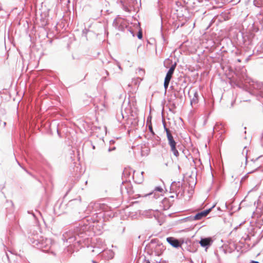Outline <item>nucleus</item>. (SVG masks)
<instances>
[{"label":"nucleus","mask_w":263,"mask_h":263,"mask_svg":"<svg viewBox=\"0 0 263 263\" xmlns=\"http://www.w3.org/2000/svg\"><path fill=\"white\" fill-rule=\"evenodd\" d=\"M250 263H259L258 261H254V260H252Z\"/></svg>","instance_id":"nucleus-33"},{"label":"nucleus","mask_w":263,"mask_h":263,"mask_svg":"<svg viewBox=\"0 0 263 263\" xmlns=\"http://www.w3.org/2000/svg\"><path fill=\"white\" fill-rule=\"evenodd\" d=\"M247 152H248V151H247L246 152V164H247V162H248V161H247Z\"/></svg>","instance_id":"nucleus-29"},{"label":"nucleus","mask_w":263,"mask_h":263,"mask_svg":"<svg viewBox=\"0 0 263 263\" xmlns=\"http://www.w3.org/2000/svg\"><path fill=\"white\" fill-rule=\"evenodd\" d=\"M57 133H58V135H59V136L60 137H61V134H60V132H59L58 129H57Z\"/></svg>","instance_id":"nucleus-32"},{"label":"nucleus","mask_w":263,"mask_h":263,"mask_svg":"<svg viewBox=\"0 0 263 263\" xmlns=\"http://www.w3.org/2000/svg\"><path fill=\"white\" fill-rule=\"evenodd\" d=\"M6 123L4 122V126H5V125H6Z\"/></svg>","instance_id":"nucleus-47"},{"label":"nucleus","mask_w":263,"mask_h":263,"mask_svg":"<svg viewBox=\"0 0 263 263\" xmlns=\"http://www.w3.org/2000/svg\"><path fill=\"white\" fill-rule=\"evenodd\" d=\"M88 31V30H87V29H86V28H85V29L83 30V31H82V34H83V35H85V36H86V34H87V33Z\"/></svg>","instance_id":"nucleus-24"},{"label":"nucleus","mask_w":263,"mask_h":263,"mask_svg":"<svg viewBox=\"0 0 263 263\" xmlns=\"http://www.w3.org/2000/svg\"><path fill=\"white\" fill-rule=\"evenodd\" d=\"M115 149H116V147H112V148L109 147V148H108V152H111V151H113V150H115Z\"/></svg>","instance_id":"nucleus-28"},{"label":"nucleus","mask_w":263,"mask_h":263,"mask_svg":"<svg viewBox=\"0 0 263 263\" xmlns=\"http://www.w3.org/2000/svg\"><path fill=\"white\" fill-rule=\"evenodd\" d=\"M166 137H167V140H168V142L170 141V140H172L174 139V137L172 134V133H168V134L166 135Z\"/></svg>","instance_id":"nucleus-20"},{"label":"nucleus","mask_w":263,"mask_h":263,"mask_svg":"<svg viewBox=\"0 0 263 263\" xmlns=\"http://www.w3.org/2000/svg\"><path fill=\"white\" fill-rule=\"evenodd\" d=\"M171 192L175 193L178 197L179 195L182 196L184 194V189L182 187V183L180 181H174L172 183L170 187Z\"/></svg>","instance_id":"nucleus-4"},{"label":"nucleus","mask_w":263,"mask_h":263,"mask_svg":"<svg viewBox=\"0 0 263 263\" xmlns=\"http://www.w3.org/2000/svg\"><path fill=\"white\" fill-rule=\"evenodd\" d=\"M249 59V57L247 59V61H248Z\"/></svg>","instance_id":"nucleus-50"},{"label":"nucleus","mask_w":263,"mask_h":263,"mask_svg":"<svg viewBox=\"0 0 263 263\" xmlns=\"http://www.w3.org/2000/svg\"><path fill=\"white\" fill-rule=\"evenodd\" d=\"M258 168H259V167H258L257 168H256V169H255L254 170H253V171H251V172H248V173L247 174L246 176H247V175H248V174H251V173H253V172H255V171H256V170H257Z\"/></svg>","instance_id":"nucleus-25"},{"label":"nucleus","mask_w":263,"mask_h":263,"mask_svg":"<svg viewBox=\"0 0 263 263\" xmlns=\"http://www.w3.org/2000/svg\"><path fill=\"white\" fill-rule=\"evenodd\" d=\"M170 197H171V198H173V197H174V196H171Z\"/></svg>","instance_id":"nucleus-57"},{"label":"nucleus","mask_w":263,"mask_h":263,"mask_svg":"<svg viewBox=\"0 0 263 263\" xmlns=\"http://www.w3.org/2000/svg\"><path fill=\"white\" fill-rule=\"evenodd\" d=\"M102 79L105 81L108 80V79H106V77H103Z\"/></svg>","instance_id":"nucleus-36"},{"label":"nucleus","mask_w":263,"mask_h":263,"mask_svg":"<svg viewBox=\"0 0 263 263\" xmlns=\"http://www.w3.org/2000/svg\"><path fill=\"white\" fill-rule=\"evenodd\" d=\"M198 103V93L197 91H195L194 92V96L193 98L191 99L190 103L191 105L193 106L194 105H196Z\"/></svg>","instance_id":"nucleus-11"},{"label":"nucleus","mask_w":263,"mask_h":263,"mask_svg":"<svg viewBox=\"0 0 263 263\" xmlns=\"http://www.w3.org/2000/svg\"><path fill=\"white\" fill-rule=\"evenodd\" d=\"M166 241L170 245L175 248L180 247L183 243L181 242L178 239L173 237H167L166 238Z\"/></svg>","instance_id":"nucleus-8"},{"label":"nucleus","mask_w":263,"mask_h":263,"mask_svg":"<svg viewBox=\"0 0 263 263\" xmlns=\"http://www.w3.org/2000/svg\"><path fill=\"white\" fill-rule=\"evenodd\" d=\"M17 162L18 164L21 167H22L21 164H20V163L18 161H17Z\"/></svg>","instance_id":"nucleus-40"},{"label":"nucleus","mask_w":263,"mask_h":263,"mask_svg":"<svg viewBox=\"0 0 263 263\" xmlns=\"http://www.w3.org/2000/svg\"><path fill=\"white\" fill-rule=\"evenodd\" d=\"M105 73L106 76H109V72H108V71L107 70H105Z\"/></svg>","instance_id":"nucleus-31"},{"label":"nucleus","mask_w":263,"mask_h":263,"mask_svg":"<svg viewBox=\"0 0 263 263\" xmlns=\"http://www.w3.org/2000/svg\"><path fill=\"white\" fill-rule=\"evenodd\" d=\"M251 86L252 88L256 90L258 95L263 98V82L252 81Z\"/></svg>","instance_id":"nucleus-6"},{"label":"nucleus","mask_w":263,"mask_h":263,"mask_svg":"<svg viewBox=\"0 0 263 263\" xmlns=\"http://www.w3.org/2000/svg\"><path fill=\"white\" fill-rule=\"evenodd\" d=\"M225 205H226V207L227 208H228V206H227V203H226Z\"/></svg>","instance_id":"nucleus-45"},{"label":"nucleus","mask_w":263,"mask_h":263,"mask_svg":"<svg viewBox=\"0 0 263 263\" xmlns=\"http://www.w3.org/2000/svg\"><path fill=\"white\" fill-rule=\"evenodd\" d=\"M137 37L140 40L142 39L143 37L142 32L141 29H140L138 32Z\"/></svg>","instance_id":"nucleus-22"},{"label":"nucleus","mask_w":263,"mask_h":263,"mask_svg":"<svg viewBox=\"0 0 263 263\" xmlns=\"http://www.w3.org/2000/svg\"><path fill=\"white\" fill-rule=\"evenodd\" d=\"M240 0H232L234 3H239Z\"/></svg>","instance_id":"nucleus-34"},{"label":"nucleus","mask_w":263,"mask_h":263,"mask_svg":"<svg viewBox=\"0 0 263 263\" xmlns=\"http://www.w3.org/2000/svg\"><path fill=\"white\" fill-rule=\"evenodd\" d=\"M124 189L126 190V186L123 184V182H122V185L121 186V192L123 191Z\"/></svg>","instance_id":"nucleus-23"},{"label":"nucleus","mask_w":263,"mask_h":263,"mask_svg":"<svg viewBox=\"0 0 263 263\" xmlns=\"http://www.w3.org/2000/svg\"><path fill=\"white\" fill-rule=\"evenodd\" d=\"M181 220L184 222L194 221V220L193 219V216H190L185 217V218L182 219Z\"/></svg>","instance_id":"nucleus-17"},{"label":"nucleus","mask_w":263,"mask_h":263,"mask_svg":"<svg viewBox=\"0 0 263 263\" xmlns=\"http://www.w3.org/2000/svg\"><path fill=\"white\" fill-rule=\"evenodd\" d=\"M92 263H97V262H96V261L95 260H92Z\"/></svg>","instance_id":"nucleus-41"},{"label":"nucleus","mask_w":263,"mask_h":263,"mask_svg":"<svg viewBox=\"0 0 263 263\" xmlns=\"http://www.w3.org/2000/svg\"><path fill=\"white\" fill-rule=\"evenodd\" d=\"M213 242V240H212V238L210 237H209L201 238V239L199 241V243H200V246L202 247L207 249L210 246H211Z\"/></svg>","instance_id":"nucleus-7"},{"label":"nucleus","mask_w":263,"mask_h":263,"mask_svg":"<svg viewBox=\"0 0 263 263\" xmlns=\"http://www.w3.org/2000/svg\"><path fill=\"white\" fill-rule=\"evenodd\" d=\"M157 138L158 139H160V138H159V137L158 136H157Z\"/></svg>","instance_id":"nucleus-56"},{"label":"nucleus","mask_w":263,"mask_h":263,"mask_svg":"<svg viewBox=\"0 0 263 263\" xmlns=\"http://www.w3.org/2000/svg\"><path fill=\"white\" fill-rule=\"evenodd\" d=\"M168 145L171 146L177 145V142L175 141L174 139L168 142Z\"/></svg>","instance_id":"nucleus-19"},{"label":"nucleus","mask_w":263,"mask_h":263,"mask_svg":"<svg viewBox=\"0 0 263 263\" xmlns=\"http://www.w3.org/2000/svg\"><path fill=\"white\" fill-rule=\"evenodd\" d=\"M123 9L126 11H129V9L128 8L126 7V6H124L123 5Z\"/></svg>","instance_id":"nucleus-26"},{"label":"nucleus","mask_w":263,"mask_h":263,"mask_svg":"<svg viewBox=\"0 0 263 263\" xmlns=\"http://www.w3.org/2000/svg\"><path fill=\"white\" fill-rule=\"evenodd\" d=\"M177 63L175 62L173 64H172L171 67L169 68L167 71L165 77L164 79L170 80L172 78V76L174 72L175 69L176 67Z\"/></svg>","instance_id":"nucleus-10"},{"label":"nucleus","mask_w":263,"mask_h":263,"mask_svg":"<svg viewBox=\"0 0 263 263\" xmlns=\"http://www.w3.org/2000/svg\"><path fill=\"white\" fill-rule=\"evenodd\" d=\"M147 119H148V120H150L151 119V117H149V118H148Z\"/></svg>","instance_id":"nucleus-52"},{"label":"nucleus","mask_w":263,"mask_h":263,"mask_svg":"<svg viewBox=\"0 0 263 263\" xmlns=\"http://www.w3.org/2000/svg\"><path fill=\"white\" fill-rule=\"evenodd\" d=\"M139 70H141V71H143V70L141 69V68H140Z\"/></svg>","instance_id":"nucleus-49"},{"label":"nucleus","mask_w":263,"mask_h":263,"mask_svg":"<svg viewBox=\"0 0 263 263\" xmlns=\"http://www.w3.org/2000/svg\"><path fill=\"white\" fill-rule=\"evenodd\" d=\"M215 206V205H214L211 208H209L208 209H206L205 210L202 211L201 212V213H202L203 217H205L212 210V209Z\"/></svg>","instance_id":"nucleus-16"},{"label":"nucleus","mask_w":263,"mask_h":263,"mask_svg":"<svg viewBox=\"0 0 263 263\" xmlns=\"http://www.w3.org/2000/svg\"><path fill=\"white\" fill-rule=\"evenodd\" d=\"M147 119H148V120H150L151 119V117H149V118H148Z\"/></svg>","instance_id":"nucleus-53"},{"label":"nucleus","mask_w":263,"mask_h":263,"mask_svg":"<svg viewBox=\"0 0 263 263\" xmlns=\"http://www.w3.org/2000/svg\"><path fill=\"white\" fill-rule=\"evenodd\" d=\"M170 82V80L164 79L163 85H164V87L165 91L166 90V89H167V88L168 87Z\"/></svg>","instance_id":"nucleus-18"},{"label":"nucleus","mask_w":263,"mask_h":263,"mask_svg":"<svg viewBox=\"0 0 263 263\" xmlns=\"http://www.w3.org/2000/svg\"><path fill=\"white\" fill-rule=\"evenodd\" d=\"M0 11L4 12V10L3 9L2 7L0 5Z\"/></svg>","instance_id":"nucleus-35"},{"label":"nucleus","mask_w":263,"mask_h":263,"mask_svg":"<svg viewBox=\"0 0 263 263\" xmlns=\"http://www.w3.org/2000/svg\"><path fill=\"white\" fill-rule=\"evenodd\" d=\"M171 151L173 153L174 155L176 157H178L179 156V153L177 149V145L171 146Z\"/></svg>","instance_id":"nucleus-13"},{"label":"nucleus","mask_w":263,"mask_h":263,"mask_svg":"<svg viewBox=\"0 0 263 263\" xmlns=\"http://www.w3.org/2000/svg\"><path fill=\"white\" fill-rule=\"evenodd\" d=\"M113 26L117 28L119 30L124 31V28H127V26L125 23V21L119 17H117L114 20L112 23Z\"/></svg>","instance_id":"nucleus-5"},{"label":"nucleus","mask_w":263,"mask_h":263,"mask_svg":"<svg viewBox=\"0 0 263 263\" xmlns=\"http://www.w3.org/2000/svg\"><path fill=\"white\" fill-rule=\"evenodd\" d=\"M259 158H260V156H259V157H258V158H257L255 161H256V160H258Z\"/></svg>","instance_id":"nucleus-44"},{"label":"nucleus","mask_w":263,"mask_h":263,"mask_svg":"<svg viewBox=\"0 0 263 263\" xmlns=\"http://www.w3.org/2000/svg\"><path fill=\"white\" fill-rule=\"evenodd\" d=\"M161 36H162V38L163 40V41H165L164 37V36H163V35L162 34H161Z\"/></svg>","instance_id":"nucleus-37"},{"label":"nucleus","mask_w":263,"mask_h":263,"mask_svg":"<svg viewBox=\"0 0 263 263\" xmlns=\"http://www.w3.org/2000/svg\"><path fill=\"white\" fill-rule=\"evenodd\" d=\"M10 203L11 204V205L13 206V202H12L11 200H10Z\"/></svg>","instance_id":"nucleus-39"},{"label":"nucleus","mask_w":263,"mask_h":263,"mask_svg":"<svg viewBox=\"0 0 263 263\" xmlns=\"http://www.w3.org/2000/svg\"><path fill=\"white\" fill-rule=\"evenodd\" d=\"M23 169L25 170V171L27 172V170H26L25 168H23Z\"/></svg>","instance_id":"nucleus-54"},{"label":"nucleus","mask_w":263,"mask_h":263,"mask_svg":"<svg viewBox=\"0 0 263 263\" xmlns=\"http://www.w3.org/2000/svg\"><path fill=\"white\" fill-rule=\"evenodd\" d=\"M92 209L91 216H86L83 221H81L79 226L74 227L68 231L65 232L62 236V240L71 245L75 242L78 245L84 241L88 236L91 229L99 224H103L108 218L113 217L114 214L111 207L106 204L95 203L92 205H89L87 211Z\"/></svg>","instance_id":"nucleus-1"},{"label":"nucleus","mask_w":263,"mask_h":263,"mask_svg":"<svg viewBox=\"0 0 263 263\" xmlns=\"http://www.w3.org/2000/svg\"><path fill=\"white\" fill-rule=\"evenodd\" d=\"M32 215H33V216L34 217H35V215H34V214L33 213H32Z\"/></svg>","instance_id":"nucleus-58"},{"label":"nucleus","mask_w":263,"mask_h":263,"mask_svg":"<svg viewBox=\"0 0 263 263\" xmlns=\"http://www.w3.org/2000/svg\"><path fill=\"white\" fill-rule=\"evenodd\" d=\"M203 215L201 212L197 213L195 216H193L194 220H200L203 218Z\"/></svg>","instance_id":"nucleus-15"},{"label":"nucleus","mask_w":263,"mask_h":263,"mask_svg":"<svg viewBox=\"0 0 263 263\" xmlns=\"http://www.w3.org/2000/svg\"><path fill=\"white\" fill-rule=\"evenodd\" d=\"M119 68L120 69H121V68L120 65H119Z\"/></svg>","instance_id":"nucleus-51"},{"label":"nucleus","mask_w":263,"mask_h":263,"mask_svg":"<svg viewBox=\"0 0 263 263\" xmlns=\"http://www.w3.org/2000/svg\"><path fill=\"white\" fill-rule=\"evenodd\" d=\"M147 125H148V129L151 132L152 136H155V132L153 130V126L151 122L150 121L149 123H148V119L147 120Z\"/></svg>","instance_id":"nucleus-14"},{"label":"nucleus","mask_w":263,"mask_h":263,"mask_svg":"<svg viewBox=\"0 0 263 263\" xmlns=\"http://www.w3.org/2000/svg\"><path fill=\"white\" fill-rule=\"evenodd\" d=\"M128 30L131 33V34H132L133 36H135V34H134L133 31L131 30L129 28L128 29Z\"/></svg>","instance_id":"nucleus-27"},{"label":"nucleus","mask_w":263,"mask_h":263,"mask_svg":"<svg viewBox=\"0 0 263 263\" xmlns=\"http://www.w3.org/2000/svg\"><path fill=\"white\" fill-rule=\"evenodd\" d=\"M163 125L164 126V129L166 132V135L168 134V133H171V130L166 127L165 122H163Z\"/></svg>","instance_id":"nucleus-21"},{"label":"nucleus","mask_w":263,"mask_h":263,"mask_svg":"<svg viewBox=\"0 0 263 263\" xmlns=\"http://www.w3.org/2000/svg\"><path fill=\"white\" fill-rule=\"evenodd\" d=\"M6 256H7V257L8 258V254L6 253Z\"/></svg>","instance_id":"nucleus-55"},{"label":"nucleus","mask_w":263,"mask_h":263,"mask_svg":"<svg viewBox=\"0 0 263 263\" xmlns=\"http://www.w3.org/2000/svg\"><path fill=\"white\" fill-rule=\"evenodd\" d=\"M163 191V189L161 186H157L155 188L154 191L152 193H150L147 194V195H154V197L155 198H158L159 197V194H156V192H159L160 193H162Z\"/></svg>","instance_id":"nucleus-12"},{"label":"nucleus","mask_w":263,"mask_h":263,"mask_svg":"<svg viewBox=\"0 0 263 263\" xmlns=\"http://www.w3.org/2000/svg\"><path fill=\"white\" fill-rule=\"evenodd\" d=\"M165 166H167V165H168V163H165Z\"/></svg>","instance_id":"nucleus-43"},{"label":"nucleus","mask_w":263,"mask_h":263,"mask_svg":"<svg viewBox=\"0 0 263 263\" xmlns=\"http://www.w3.org/2000/svg\"><path fill=\"white\" fill-rule=\"evenodd\" d=\"M120 3H121V4H122L123 5V1H120Z\"/></svg>","instance_id":"nucleus-42"},{"label":"nucleus","mask_w":263,"mask_h":263,"mask_svg":"<svg viewBox=\"0 0 263 263\" xmlns=\"http://www.w3.org/2000/svg\"><path fill=\"white\" fill-rule=\"evenodd\" d=\"M143 172L140 173H136L135 171L134 172L133 178L135 183L140 184L143 181Z\"/></svg>","instance_id":"nucleus-9"},{"label":"nucleus","mask_w":263,"mask_h":263,"mask_svg":"<svg viewBox=\"0 0 263 263\" xmlns=\"http://www.w3.org/2000/svg\"><path fill=\"white\" fill-rule=\"evenodd\" d=\"M184 23H182V24H181L180 25H178V26L177 27L176 29H178L179 27V26H181V27L183 26L184 25Z\"/></svg>","instance_id":"nucleus-30"},{"label":"nucleus","mask_w":263,"mask_h":263,"mask_svg":"<svg viewBox=\"0 0 263 263\" xmlns=\"http://www.w3.org/2000/svg\"><path fill=\"white\" fill-rule=\"evenodd\" d=\"M192 262L193 263V262L192 261Z\"/></svg>","instance_id":"nucleus-59"},{"label":"nucleus","mask_w":263,"mask_h":263,"mask_svg":"<svg viewBox=\"0 0 263 263\" xmlns=\"http://www.w3.org/2000/svg\"><path fill=\"white\" fill-rule=\"evenodd\" d=\"M211 24H210L208 26V27H207V28H206V29H208V28L210 27V26Z\"/></svg>","instance_id":"nucleus-46"},{"label":"nucleus","mask_w":263,"mask_h":263,"mask_svg":"<svg viewBox=\"0 0 263 263\" xmlns=\"http://www.w3.org/2000/svg\"><path fill=\"white\" fill-rule=\"evenodd\" d=\"M32 246L42 250L43 252H48L52 245V240L50 238L40 237L39 239H31Z\"/></svg>","instance_id":"nucleus-2"},{"label":"nucleus","mask_w":263,"mask_h":263,"mask_svg":"<svg viewBox=\"0 0 263 263\" xmlns=\"http://www.w3.org/2000/svg\"><path fill=\"white\" fill-rule=\"evenodd\" d=\"M92 148L93 149H95V146L94 145L92 146Z\"/></svg>","instance_id":"nucleus-48"},{"label":"nucleus","mask_w":263,"mask_h":263,"mask_svg":"<svg viewBox=\"0 0 263 263\" xmlns=\"http://www.w3.org/2000/svg\"><path fill=\"white\" fill-rule=\"evenodd\" d=\"M149 246L157 256H160L165 249V247L158 238L152 239Z\"/></svg>","instance_id":"nucleus-3"},{"label":"nucleus","mask_w":263,"mask_h":263,"mask_svg":"<svg viewBox=\"0 0 263 263\" xmlns=\"http://www.w3.org/2000/svg\"><path fill=\"white\" fill-rule=\"evenodd\" d=\"M237 62H241V60H240V59H238L237 60Z\"/></svg>","instance_id":"nucleus-38"}]
</instances>
